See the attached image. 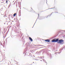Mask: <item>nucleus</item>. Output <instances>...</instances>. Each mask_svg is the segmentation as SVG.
<instances>
[{
    "mask_svg": "<svg viewBox=\"0 0 65 65\" xmlns=\"http://www.w3.org/2000/svg\"><path fill=\"white\" fill-rule=\"evenodd\" d=\"M58 40H59V39H57L56 40H55V39H54V40H53L52 41V42H57V41H58Z\"/></svg>",
    "mask_w": 65,
    "mask_h": 65,
    "instance_id": "nucleus-1",
    "label": "nucleus"
},
{
    "mask_svg": "<svg viewBox=\"0 0 65 65\" xmlns=\"http://www.w3.org/2000/svg\"><path fill=\"white\" fill-rule=\"evenodd\" d=\"M59 41L60 43H62V42H64V41L62 40H60Z\"/></svg>",
    "mask_w": 65,
    "mask_h": 65,
    "instance_id": "nucleus-2",
    "label": "nucleus"
},
{
    "mask_svg": "<svg viewBox=\"0 0 65 65\" xmlns=\"http://www.w3.org/2000/svg\"><path fill=\"white\" fill-rule=\"evenodd\" d=\"M45 41H46V42H50V40L47 39L45 40Z\"/></svg>",
    "mask_w": 65,
    "mask_h": 65,
    "instance_id": "nucleus-3",
    "label": "nucleus"
},
{
    "mask_svg": "<svg viewBox=\"0 0 65 65\" xmlns=\"http://www.w3.org/2000/svg\"><path fill=\"white\" fill-rule=\"evenodd\" d=\"M29 39L31 41H33V40L32 39V38L30 37H29Z\"/></svg>",
    "mask_w": 65,
    "mask_h": 65,
    "instance_id": "nucleus-4",
    "label": "nucleus"
},
{
    "mask_svg": "<svg viewBox=\"0 0 65 65\" xmlns=\"http://www.w3.org/2000/svg\"><path fill=\"white\" fill-rule=\"evenodd\" d=\"M17 15V14L16 13H15L14 14H13V16L14 17H15V15Z\"/></svg>",
    "mask_w": 65,
    "mask_h": 65,
    "instance_id": "nucleus-5",
    "label": "nucleus"
},
{
    "mask_svg": "<svg viewBox=\"0 0 65 65\" xmlns=\"http://www.w3.org/2000/svg\"><path fill=\"white\" fill-rule=\"evenodd\" d=\"M8 2H7V0L6 1V3L7 4V3Z\"/></svg>",
    "mask_w": 65,
    "mask_h": 65,
    "instance_id": "nucleus-6",
    "label": "nucleus"
},
{
    "mask_svg": "<svg viewBox=\"0 0 65 65\" xmlns=\"http://www.w3.org/2000/svg\"><path fill=\"white\" fill-rule=\"evenodd\" d=\"M4 3V2H2V3Z\"/></svg>",
    "mask_w": 65,
    "mask_h": 65,
    "instance_id": "nucleus-7",
    "label": "nucleus"
},
{
    "mask_svg": "<svg viewBox=\"0 0 65 65\" xmlns=\"http://www.w3.org/2000/svg\"><path fill=\"white\" fill-rule=\"evenodd\" d=\"M4 0H2V1H3Z\"/></svg>",
    "mask_w": 65,
    "mask_h": 65,
    "instance_id": "nucleus-8",
    "label": "nucleus"
},
{
    "mask_svg": "<svg viewBox=\"0 0 65 65\" xmlns=\"http://www.w3.org/2000/svg\"><path fill=\"white\" fill-rule=\"evenodd\" d=\"M57 12V13H58V12Z\"/></svg>",
    "mask_w": 65,
    "mask_h": 65,
    "instance_id": "nucleus-9",
    "label": "nucleus"
},
{
    "mask_svg": "<svg viewBox=\"0 0 65 65\" xmlns=\"http://www.w3.org/2000/svg\"><path fill=\"white\" fill-rule=\"evenodd\" d=\"M41 61H42L41 60Z\"/></svg>",
    "mask_w": 65,
    "mask_h": 65,
    "instance_id": "nucleus-10",
    "label": "nucleus"
},
{
    "mask_svg": "<svg viewBox=\"0 0 65 65\" xmlns=\"http://www.w3.org/2000/svg\"><path fill=\"white\" fill-rule=\"evenodd\" d=\"M43 57H42V58H43Z\"/></svg>",
    "mask_w": 65,
    "mask_h": 65,
    "instance_id": "nucleus-11",
    "label": "nucleus"
}]
</instances>
